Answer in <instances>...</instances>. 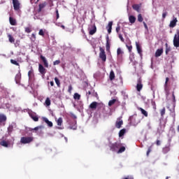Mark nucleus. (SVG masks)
I'll use <instances>...</instances> for the list:
<instances>
[{"label":"nucleus","mask_w":179,"mask_h":179,"mask_svg":"<svg viewBox=\"0 0 179 179\" xmlns=\"http://www.w3.org/2000/svg\"><path fill=\"white\" fill-rule=\"evenodd\" d=\"M99 57L100 58L103 63L107 61V55L106 54V50L102 47H99Z\"/></svg>","instance_id":"f257e3e1"},{"label":"nucleus","mask_w":179,"mask_h":179,"mask_svg":"<svg viewBox=\"0 0 179 179\" xmlns=\"http://www.w3.org/2000/svg\"><path fill=\"white\" fill-rule=\"evenodd\" d=\"M34 141V137L29 136V137H22L20 139V142L23 145H26L27 143H31Z\"/></svg>","instance_id":"f03ea898"},{"label":"nucleus","mask_w":179,"mask_h":179,"mask_svg":"<svg viewBox=\"0 0 179 179\" xmlns=\"http://www.w3.org/2000/svg\"><path fill=\"white\" fill-rule=\"evenodd\" d=\"M173 45L176 48H178L179 47V30L178 29L176 31V34L173 37Z\"/></svg>","instance_id":"7ed1b4c3"},{"label":"nucleus","mask_w":179,"mask_h":179,"mask_svg":"<svg viewBox=\"0 0 179 179\" xmlns=\"http://www.w3.org/2000/svg\"><path fill=\"white\" fill-rule=\"evenodd\" d=\"M120 145L118 143H112L109 145V148L112 152H117L120 148Z\"/></svg>","instance_id":"20e7f679"},{"label":"nucleus","mask_w":179,"mask_h":179,"mask_svg":"<svg viewBox=\"0 0 179 179\" xmlns=\"http://www.w3.org/2000/svg\"><path fill=\"white\" fill-rule=\"evenodd\" d=\"M115 128L120 129L122 125H124V121L122 120V117H118L115 122Z\"/></svg>","instance_id":"39448f33"},{"label":"nucleus","mask_w":179,"mask_h":179,"mask_svg":"<svg viewBox=\"0 0 179 179\" xmlns=\"http://www.w3.org/2000/svg\"><path fill=\"white\" fill-rule=\"evenodd\" d=\"M14 10H19L20 9V3L19 2V0H12Z\"/></svg>","instance_id":"423d86ee"},{"label":"nucleus","mask_w":179,"mask_h":179,"mask_svg":"<svg viewBox=\"0 0 179 179\" xmlns=\"http://www.w3.org/2000/svg\"><path fill=\"white\" fill-rule=\"evenodd\" d=\"M38 71L41 75L43 76L45 75V73H47V70L45 69V68H44L43 66H42L41 64H38Z\"/></svg>","instance_id":"0eeeda50"},{"label":"nucleus","mask_w":179,"mask_h":179,"mask_svg":"<svg viewBox=\"0 0 179 179\" xmlns=\"http://www.w3.org/2000/svg\"><path fill=\"white\" fill-rule=\"evenodd\" d=\"M177 22H178V20H177V17H173V20H171V21L170 22L169 27H171L172 29H173V27H176V26H177Z\"/></svg>","instance_id":"6e6552de"},{"label":"nucleus","mask_w":179,"mask_h":179,"mask_svg":"<svg viewBox=\"0 0 179 179\" xmlns=\"http://www.w3.org/2000/svg\"><path fill=\"white\" fill-rule=\"evenodd\" d=\"M29 117H31L35 122H37L38 121V116L37 114L34 112L29 113Z\"/></svg>","instance_id":"1a4fd4ad"},{"label":"nucleus","mask_w":179,"mask_h":179,"mask_svg":"<svg viewBox=\"0 0 179 179\" xmlns=\"http://www.w3.org/2000/svg\"><path fill=\"white\" fill-rule=\"evenodd\" d=\"M41 59L43 61L45 68H48V62L45 57L41 55Z\"/></svg>","instance_id":"9d476101"},{"label":"nucleus","mask_w":179,"mask_h":179,"mask_svg":"<svg viewBox=\"0 0 179 179\" xmlns=\"http://www.w3.org/2000/svg\"><path fill=\"white\" fill-rule=\"evenodd\" d=\"M142 87H143V85H142V81L139 80L136 85L137 92H141L142 90Z\"/></svg>","instance_id":"9b49d317"},{"label":"nucleus","mask_w":179,"mask_h":179,"mask_svg":"<svg viewBox=\"0 0 179 179\" xmlns=\"http://www.w3.org/2000/svg\"><path fill=\"white\" fill-rule=\"evenodd\" d=\"M108 34H110L111 30H113V21L108 22V26L106 27Z\"/></svg>","instance_id":"f8f14e48"},{"label":"nucleus","mask_w":179,"mask_h":179,"mask_svg":"<svg viewBox=\"0 0 179 179\" xmlns=\"http://www.w3.org/2000/svg\"><path fill=\"white\" fill-rule=\"evenodd\" d=\"M98 104H99V103H97L96 101H94L90 103V108H91L92 110H96L97 108Z\"/></svg>","instance_id":"ddd939ff"},{"label":"nucleus","mask_w":179,"mask_h":179,"mask_svg":"<svg viewBox=\"0 0 179 179\" xmlns=\"http://www.w3.org/2000/svg\"><path fill=\"white\" fill-rule=\"evenodd\" d=\"M129 22L131 24H134V23H135V22H136V17L134 15H129Z\"/></svg>","instance_id":"4468645a"},{"label":"nucleus","mask_w":179,"mask_h":179,"mask_svg":"<svg viewBox=\"0 0 179 179\" xmlns=\"http://www.w3.org/2000/svg\"><path fill=\"white\" fill-rule=\"evenodd\" d=\"M43 121L45 122V124H47L50 127H52L53 125L52 122L48 120L47 117H43Z\"/></svg>","instance_id":"2eb2a0df"},{"label":"nucleus","mask_w":179,"mask_h":179,"mask_svg":"<svg viewBox=\"0 0 179 179\" xmlns=\"http://www.w3.org/2000/svg\"><path fill=\"white\" fill-rule=\"evenodd\" d=\"M117 55L118 57H120V58H122V55H124V51L120 48L117 50Z\"/></svg>","instance_id":"dca6fc26"},{"label":"nucleus","mask_w":179,"mask_h":179,"mask_svg":"<svg viewBox=\"0 0 179 179\" xmlns=\"http://www.w3.org/2000/svg\"><path fill=\"white\" fill-rule=\"evenodd\" d=\"M106 51H107L108 52H110V41H109L108 36L106 38Z\"/></svg>","instance_id":"f3484780"},{"label":"nucleus","mask_w":179,"mask_h":179,"mask_svg":"<svg viewBox=\"0 0 179 179\" xmlns=\"http://www.w3.org/2000/svg\"><path fill=\"white\" fill-rule=\"evenodd\" d=\"M92 27V29H90L89 34H90V36H93V34H94L96 31H97V28L96 27L95 24H94Z\"/></svg>","instance_id":"a211bd4d"},{"label":"nucleus","mask_w":179,"mask_h":179,"mask_svg":"<svg viewBox=\"0 0 179 179\" xmlns=\"http://www.w3.org/2000/svg\"><path fill=\"white\" fill-rule=\"evenodd\" d=\"M162 54H163V48L158 49L155 52V57L157 58V57H160L162 55Z\"/></svg>","instance_id":"6ab92c4d"},{"label":"nucleus","mask_w":179,"mask_h":179,"mask_svg":"<svg viewBox=\"0 0 179 179\" xmlns=\"http://www.w3.org/2000/svg\"><path fill=\"white\" fill-rule=\"evenodd\" d=\"M126 132H127V129H122L119 131V138H122V136H124V135H125Z\"/></svg>","instance_id":"aec40b11"},{"label":"nucleus","mask_w":179,"mask_h":179,"mask_svg":"<svg viewBox=\"0 0 179 179\" xmlns=\"http://www.w3.org/2000/svg\"><path fill=\"white\" fill-rule=\"evenodd\" d=\"M9 22H10V24H11V26H16V20L14 19L13 17H10Z\"/></svg>","instance_id":"412c9836"},{"label":"nucleus","mask_w":179,"mask_h":179,"mask_svg":"<svg viewBox=\"0 0 179 179\" xmlns=\"http://www.w3.org/2000/svg\"><path fill=\"white\" fill-rule=\"evenodd\" d=\"M109 79L110 80H114L115 79V74L113 70L110 72Z\"/></svg>","instance_id":"4be33fe9"},{"label":"nucleus","mask_w":179,"mask_h":179,"mask_svg":"<svg viewBox=\"0 0 179 179\" xmlns=\"http://www.w3.org/2000/svg\"><path fill=\"white\" fill-rule=\"evenodd\" d=\"M138 110L141 112V114L144 115L145 117H148V112L145 110V109L142 108H138Z\"/></svg>","instance_id":"5701e85b"},{"label":"nucleus","mask_w":179,"mask_h":179,"mask_svg":"<svg viewBox=\"0 0 179 179\" xmlns=\"http://www.w3.org/2000/svg\"><path fill=\"white\" fill-rule=\"evenodd\" d=\"M132 8L134 10H136V12H141V6H139L138 4H134Z\"/></svg>","instance_id":"b1692460"},{"label":"nucleus","mask_w":179,"mask_h":179,"mask_svg":"<svg viewBox=\"0 0 179 179\" xmlns=\"http://www.w3.org/2000/svg\"><path fill=\"white\" fill-rule=\"evenodd\" d=\"M1 146H3L4 148H8L9 146V143L6 141H2L0 142Z\"/></svg>","instance_id":"393cba45"},{"label":"nucleus","mask_w":179,"mask_h":179,"mask_svg":"<svg viewBox=\"0 0 179 179\" xmlns=\"http://www.w3.org/2000/svg\"><path fill=\"white\" fill-rule=\"evenodd\" d=\"M136 47L138 52L141 55L142 54V49L141 48V45L138 42H136Z\"/></svg>","instance_id":"a878e982"},{"label":"nucleus","mask_w":179,"mask_h":179,"mask_svg":"<svg viewBox=\"0 0 179 179\" xmlns=\"http://www.w3.org/2000/svg\"><path fill=\"white\" fill-rule=\"evenodd\" d=\"M6 121V115L0 114V122H5Z\"/></svg>","instance_id":"bb28decb"},{"label":"nucleus","mask_w":179,"mask_h":179,"mask_svg":"<svg viewBox=\"0 0 179 179\" xmlns=\"http://www.w3.org/2000/svg\"><path fill=\"white\" fill-rule=\"evenodd\" d=\"M45 106H46V107H49V106H51V100L50 99V98L48 97L45 99Z\"/></svg>","instance_id":"cd10ccee"},{"label":"nucleus","mask_w":179,"mask_h":179,"mask_svg":"<svg viewBox=\"0 0 179 179\" xmlns=\"http://www.w3.org/2000/svg\"><path fill=\"white\" fill-rule=\"evenodd\" d=\"M162 152L163 153L166 154V153H169V152H170V146H166L165 148H164L162 149Z\"/></svg>","instance_id":"c85d7f7f"},{"label":"nucleus","mask_w":179,"mask_h":179,"mask_svg":"<svg viewBox=\"0 0 179 179\" xmlns=\"http://www.w3.org/2000/svg\"><path fill=\"white\" fill-rule=\"evenodd\" d=\"M8 134L10 135V134H12V132H13V125L10 124L8 127Z\"/></svg>","instance_id":"c756f323"},{"label":"nucleus","mask_w":179,"mask_h":179,"mask_svg":"<svg viewBox=\"0 0 179 179\" xmlns=\"http://www.w3.org/2000/svg\"><path fill=\"white\" fill-rule=\"evenodd\" d=\"M38 12H41V10H43V9H44V8H45V4L44 3H41L38 5Z\"/></svg>","instance_id":"7c9ffc66"},{"label":"nucleus","mask_w":179,"mask_h":179,"mask_svg":"<svg viewBox=\"0 0 179 179\" xmlns=\"http://www.w3.org/2000/svg\"><path fill=\"white\" fill-rule=\"evenodd\" d=\"M55 82L57 86V87H61V82L59 81V79L58 78H55Z\"/></svg>","instance_id":"2f4dec72"},{"label":"nucleus","mask_w":179,"mask_h":179,"mask_svg":"<svg viewBox=\"0 0 179 179\" xmlns=\"http://www.w3.org/2000/svg\"><path fill=\"white\" fill-rule=\"evenodd\" d=\"M137 20H138V22H139L140 23H142V22H143V17H142V14H138V15Z\"/></svg>","instance_id":"473e14b6"},{"label":"nucleus","mask_w":179,"mask_h":179,"mask_svg":"<svg viewBox=\"0 0 179 179\" xmlns=\"http://www.w3.org/2000/svg\"><path fill=\"white\" fill-rule=\"evenodd\" d=\"M8 41L10 43H15V38H13V36H12V35L8 34Z\"/></svg>","instance_id":"72a5a7b5"},{"label":"nucleus","mask_w":179,"mask_h":179,"mask_svg":"<svg viewBox=\"0 0 179 179\" xmlns=\"http://www.w3.org/2000/svg\"><path fill=\"white\" fill-rule=\"evenodd\" d=\"M165 45L166 47L165 52H166V55H168L169 52H170V51H171V48H170L169 47V44H167V43H166Z\"/></svg>","instance_id":"f704fd0d"},{"label":"nucleus","mask_w":179,"mask_h":179,"mask_svg":"<svg viewBox=\"0 0 179 179\" xmlns=\"http://www.w3.org/2000/svg\"><path fill=\"white\" fill-rule=\"evenodd\" d=\"M74 100H80V94L78 93H75L73 96Z\"/></svg>","instance_id":"c9c22d12"},{"label":"nucleus","mask_w":179,"mask_h":179,"mask_svg":"<svg viewBox=\"0 0 179 179\" xmlns=\"http://www.w3.org/2000/svg\"><path fill=\"white\" fill-rule=\"evenodd\" d=\"M62 122H63L62 117H59L57 121V125L59 127H61V125H62Z\"/></svg>","instance_id":"e433bc0d"},{"label":"nucleus","mask_w":179,"mask_h":179,"mask_svg":"<svg viewBox=\"0 0 179 179\" xmlns=\"http://www.w3.org/2000/svg\"><path fill=\"white\" fill-rule=\"evenodd\" d=\"M10 62H11V64H13V65H16L17 66H20V64H19V63L15 59H11Z\"/></svg>","instance_id":"4c0bfd02"},{"label":"nucleus","mask_w":179,"mask_h":179,"mask_svg":"<svg viewBox=\"0 0 179 179\" xmlns=\"http://www.w3.org/2000/svg\"><path fill=\"white\" fill-rule=\"evenodd\" d=\"M160 114L162 117H164V115L166 114V108H163L161 110H160Z\"/></svg>","instance_id":"58836bf2"},{"label":"nucleus","mask_w":179,"mask_h":179,"mask_svg":"<svg viewBox=\"0 0 179 179\" xmlns=\"http://www.w3.org/2000/svg\"><path fill=\"white\" fill-rule=\"evenodd\" d=\"M20 78H21V75L20 73H18L15 76L16 83H17L19 82V80H20Z\"/></svg>","instance_id":"ea45409f"},{"label":"nucleus","mask_w":179,"mask_h":179,"mask_svg":"<svg viewBox=\"0 0 179 179\" xmlns=\"http://www.w3.org/2000/svg\"><path fill=\"white\" fill-rule=\"evenodd\" d=\"M115 101H117V100H115V99H113V100L109 101L108 106L110 107H111V106H113V104L115 103Z\"/></svg>","instance_id":"a19ab883"},{"label":"nucleus","mask_w":179,"mask_h":179,"mask_svg":"<svg viewBox=\"0 0 179 179\" xmlns=\"http://www.w3.org/2000/svg\"><path fill=\"white\" fill-rule=\"evenodd\" d=\"M25 33H31V27H25L24 28Z\"/></svg>","instance_id":"79ce46f5"},{"label":"nucleus","mask_w":179,"mask_h":179,"mask_svg":"<svg viewBox=\"0 0 179 179\" xmlns=\"http://www.w3.org/2000/svg\"><path fill=\"white\" fill-rule=\"evenodd\" d=\"M123 152H125V147H121L117 151V153H122Z\"/></svg>","instance_id":"37998d69"},{"label":"nucleus","mask_w":179,"mask_h":179,"mask_svg":"<svg viewBox=\"0 0 179 179\" xmlns=\"http://www.w3.org/2000/svg\"><path fill=\"white\" fill-rule=\"evenodd\" d=\"M34 70H33V69H31L29 72H28V76H29V78H31V75H33V73H34Z\"/></svg>","instance_id":"c03bdc74"},{"label":"nucleus","mask_w":179,"mask_h":179,"mask_svg":"<svg viewBox=\"0 0 179 179\" xmlns=\"http://www.w3.org/2000/svg\"><path fill=\"white\" fill-rule=\"evenodd\" d=\"M126 47H127V48L128 49V50H129V52H132V45H126Z\"/></svg>","instance_id":"a18cd8bd"},{"label":"nucleus","mask_w":179,"mask_h":179,"mask_svg":"<svg viewBox=\"0 0 179 179\" xmlns=\"http://www.w3.org/2000/svg\"><path fill=\"white\" fill-rule=\"evenodd\" d=\"M118 36H119L120 40L122 43H124V42L125 41V40L124 39V37H122V34H118Z\"/></svg>","instance_id":"49530a36"},{"label":"nucleus","mask_w":179,"mask_h":179,"mask_svg":"<svg viewBox=\"0 0 179 179\" xmlns=\"http://www.w3.org/2000/svg\"><path fill=\"white\" fill-rule=\"evenodd\" d=\"M41 128H43L42 126H38V127H34V129H31V131H38V129Z\"/></svg>","instance_id":"de8ad7c7"},{"label":"nucleus","mask_w":179,"mask_h":179,"mask_svg":"<svg viewBox=\"0 0 179 179\" xmlns=\"http://www.w3.org/2000/svg\"><path fill=\"white\" fill-rule=\"evenodd\" d=\"M120 30H121V27L120 26V24H118L116 27V32L117 33V34H120Z\"/></svg>","instance_id":"09e8293b"},{"label":"nucleus","mask_w":179,"mask_h":179,"mask_svg":"<svg viewBox=\"0 0 179 179\" xmlns=\"http://www.w3.org/2000/svg\"><path fill=\"white\" fill-rule=\"evenodd\" d=\"M61 64V61L60 60H56L53 62V65H59Z\"/></svg>","instance_id":"8fccbe9b"},{"label":"nucleus","mask_w":179,"mask_h":179,"mask_svg":"<svg viewBox=\"0 0 179 179\" xmlns=\"http://www.w3.org/2000/svg\"><path fill=\"white\" fill-rule=\"evenodd\" d=\"M39 36H42L43 37L44 36V31L43 29H40L38 32Z\"/></svg>","instance_id":"3c124183"},{"label":"nucleus","mask_w":179,"mask_h":179,"mask_svg":"<svg viewBox=\"0 0 179 179\" xmlns=\"http://www.w3.org/2000/svg\"><path fill=\"white\" fill-rule=\"evenodd\" d=\"M56 19L58 20L59 19V13L58 11V9H56Z\"/></svg>","instance_id":"603ef678"},{"label":"nucleus","mask_w":179,"mask_h":179,"mask_svg":"<svg viewBox=\"0 0 179 179\" xmlns=\"http://www.w3.org/2000/svg\"><path fill=\"white\" fill-rule=\"evenodd\" d=\"M70 128L71 129H73L75 131L76 128H78V127L76 126V123H75V124L73 126H70Z\"/></svg>","instance_id":"864d4df0"},{"label":"nucleus","mask_w":179,"mask_h":179,"mask_svg":"<svg viewBox=\"0 0 179 179\" xmlns=\"http://www.w3.org/2000/svg\"><path fill=\"white\" fill-rule=\"evenodd\" d=\"M150 152H152V145L148 148V150L147 151V156H149V153H150Z\"/></svg>","instance_id":"5fc2aeb1"},{"label":"nucleus","mask_w":179,"mask_h":179,"mask_svg":"<svg viewBox=\"0 0 179 179\" xmlns=\"http://www.w3.org/2000/svg\"><path fill=\"white\" fill-rule=\"evenodd\" d=\"M167 16V12H164L162 13V18L166 19V17Z\"/></svg>","instance_id":"6e6d98bb"},{"label":"nucleus","mask_w":179,"mask_h":179,"mask_svg":"<svg viewBox=\"0 0 179 179\" xmlns=\"http://www.w3.org/2000/svg\"><path fill=\"white\" fill-rule=\"evenodd\" d=\"M156 145H157V146H160V145H162V143L160 142L159 140H157Z\"/></svg>","instance_id":"4d7b16f0"},{"label":"nucleus","mask_w":179,"mask_h":179,"mask_svg":"<svg viewBox=\"0 0 179 179\" xmlns=\"http://www.w3.org/2000/svg\"><path fill=\"white\" fill-rule=\"evenodd\" d=\"M143 26H144L145 30H148V24H146V22H143Z\"/></svg>","instance_id":"13d9d810"},{"label":"nucleus","mask_w":179,"mask_h":179,"mask_svg":"<svg viewBox=\"0 0 179 179\" xmlns=\"http://www.w3.org/2000/svg\"><path fill=\"white\" fill-rule=\"evenodd\" d=\"M31 37H32L33 41H36V34H31Z\"/></svg>","instance_id":"bf43d9fd"},{"label":"nucleus","mask_w":179,"mask_h":179,"mask_svg":"<svg viewBox=\"0 0 179 179\" xmlns=\"http://www.w3.org/2000/svg\"><path fill=\"white\" fill-rule=\"evenodd\" d=\"M31 3H37L38 2V0H30Z\"/></svg>","instance_id":"052dcab7"},{"label":"nucleus","mask_w":179,"mask_h":179,"mask_svg":"<svg viewBox=\"0 0 179 179\" xmlns=\"http://www.w3.org/2000/svg\"><path fill=\"white\" fill-rule=\"evenodd\" d=\"M90 94H92V92L88 91V92H87V99H89V96H90Z\"/></svg>","instance_id":"680f3d73"},{"label":"nucleus","mask_w":179,"mask_h":179,"mask_svg":"<svg viewBox=\"0 0 179 179\" xmlns=\"http://www.w3.org/2000/svg\"><path fill=\"white\" fill-rule=\"evenodd\" d=\"M172 96H173L174 103H176V95H174V93H173Z\"/></svg>","instance_id":"e2e57ef3"},{"label":"nucleus","mask_w":179,"mask_h":179,"mask_svg":"<svg viewBox=\"0 0 179 179\" xmlns=\"http://www.w3.org/2000/svg\"><path fill=\"white\" fill-rule=\"evenodd\" d=\"M169 77H166V78L165 85H167V83L169 82Z\"/></svg>","instance_id":"0e129e2a"},{"label":"nucleus","mask_w":179,"mask_h":179,"mask_svg":"<svg viewBox=\"0 0 179 179\" xmlns=\"http://www.w3.org/2000/svg\"><path fill=\"white\" fill-rule=\"evenodd\" d=\"M50 86H54V81H50Z\"/></svg>","instance_id":"69168bd1"},{"label":"nucleus","mask_w":179,"mask_h":179,"mask_svg":"<svg viewBox=\"0 0 179 179\" xmlns=\"http://www.w3.org/2000/svg\"><path fill=\"white\" fill-rule=\"evenodd\" d=\"M71 90H72V86L69 87V92H71Z\"/></svg>","instance_id":"338daca9"},{"label":"nucleus","mask_w":179,"mask_h":179,"mask_svg":"<svg viewBox=\"0 0 179 179\" xmlns=\"http://www.w3.org/2000/svg\"><path fill=\"white\" fill-rule=\"evenodd\" d=\"M153 108H154V110H156V103H154Z\"/></svg>","instance_id":"774afa93"}]
</instances>
